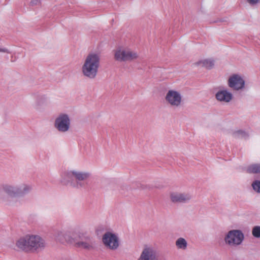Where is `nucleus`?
I'll return each mask as SVG.
<instances>
[{"instance_id": "1", "label": "nucleus", "mask_w": 260, "mask_h": 260, "mask_svg": "<svg viewBox=\"0 0 260 260\" xmlns=\"http://www.w3.org/2000/svg\"><path fill=\"white\" fill-rule=\"evenodd\" d=\"M100 66V55L96 53H90L87 55L82 65V74L89 79H94L98 75Z\"/></svg>"}, {"instance_id": "2", "label": "nucleus", "mask_w": 260, "mask_h": 260, "mask_svg": "<svg viewBox=\"0 0 260 260\" xmlns=\"http://www.w3.org/2000/svg\"><path fill=\"white\" fill-rule=\"evenodd\" d=\"M90 173L86 171H81L77 170H69L64 174V178L62 181L69 182L71 180V185L77 188H80L85 186V181L90 176Z\"/></svg>"}, {"instance_id": "3", "label": "nucleus", "mask_w": 260, "mask_h": 260, "mask_svg": "<svg viewBox=\"0 0 260 260\" xmlns=\"http://www.w3.org/2000/svg\"><path fill=\"white\" fill-rule=\"evenodd\" d=\"M31 189L32 186L27 184H21L17 185L5 184L3 186L4 192L11 198L23 197L27 194Z\"/></svg>"}, {"instance_id": "4", "label": "nucleus", "mask_w": 260, "mask_h": 260, "mask_svg": "<svg viewBox=\"0 0 260 260\" xmlns=\"http://www.w3.org/2000/svg\"><path fill=\"white\" fill-rule=\"evenodd\" d=\"M244 240V235L240 230H232L225 235V243L230 247H237L240 245Z\"/></svg>"}, {"instance_id": "5", "label": "nucleus", "mask_w": 260, "mask_h": 260, "mask_svg": "<svg viewBox=\"0 0 260 260\" xmlns=\"http://www.w3.org/2000/svg\"><path fill=\"white\" fill-rule=\"evenodd\" d=\"M71 118L69 114L66 113H60L55 119L54 126L61 133H66L70 129Z\"/></svg>"}, {"instance_id": "6", "label": "nucleus", "mask_w": 260, "mask_h": 260, "mask_svg": "<svg viewBox=\"0 0 260 260\" xmlns=\"http://www.w3.org/2000/svg\"><path fill=\"white\" fill-rule=\"evenodd\" d=\"M165 100L168 104L174 108L179 107L182 104V96L181 93L174 89H170L166 93Z\"/></svg>"}, {"instance_id": "7", "label": "nucleus", "mask_w": 260, "mask_h": 260, "mask_svg": "<svg viewBox=\"0 0 260 260\" xmlns=\"http://www.w3.org/2000/svg\"><path fill=\"white\" fill-rule=\"evenodd\" d=\"M102 240L104 245L110 250H115L119 246V238L114 233L106 232L103 236Z\"/></svg>"}, {"instance_id": "8", "label": "nucleus", "mask_w": 260, "mask_h": 260, "mask_svg": "<svg viewBox=\"0 0 260 260\" xmlns=\"http://www.w3.org/2000/svg\"><path fill=\"white\" fill-rule=\"evenodd\" d=\"M228 84L234 90L239 91L245 87V81L242 76L238 74H234L230 76Z\"/></svg>"}, {"instance_id": "9", "label": "nucleus", "mask_w": 260, "mask_h": 260, "mask_svg": "<svg viewBox=\"0 0 260 260\" xmlns=\"http://www.w3.org/2000/svg\"><path fill=\"white\" fill-rule=\"evenodd\" d=\"M137 260H159V254L157 250L150 246H145Z\"/></svg>"}, {"instance_id": "10", "label": "nucleus", "mask_w": 260, "mask_h": 260, "mask_svg": "<svg viewBox=\"0 0 260 260\" xmlns=\"http://www.w3.org/2000/svg\"><path fill=\"white\" fill-rule=\"evenodd\" d=\"M191 198V194L188 192H173L170 194L171 201L175 204L187 203Z\"/></svg>"}, {"instance_id": "11", "label": "nucleus", "mask_w": 260, "mask_h": 260, "mask_svg": "<svg viewBox=\"0 0 260 260\" xmlns=\"http://www.w3.org/2000/svg\"><path fill=\"white\" fill-rule=\"evenodd\" d=\"M30 251L43 248L45 246V241L37 235L28 234Z\"/></svg>"}, {"instance_id": "12", "label": "nucleus", "mask_w": 260, "mask_h": 260, "mask_svg": "<svg viewBox=\"0 0 260 260\" xmlns=\"http://www.w3.org/2000/svg\"><path fill=\"white\" fill-rule=\"evenodd\" d=\"M215 96L218 102L222 103H229L233 98L232 93L223 87L216 92Z\"/></svg>"}, {"instance_id": "13", "label": "nucleus", "mask_w": 260, "mask_h": 260, "mask_svg": "<svg viewBox=\"0 0 260 260\" xmlns=\"http://www.w3.org/2000/svg\"><path fill=\"white\" fill-rule=\"evenodd\" d=\"M78 236L82 241L75 243L78 247L86 249L92 248L94 242L90 236L82 233H79Z\"/></svg>"}, {"instance_id": "14", "label": "nucleus", "mask_w": 260, "mask_h": 260, "mask_svg": "<svg viewBox=\"0 0 260 260\" xmlns=\"http://www.w3.org/2000/svg\"><path fill=\"white\" fill-rule=\"evenodd\" d=\"M15 249L24 252L30 251L28 234L20 237L16 241Z\"/></svg>"}, {"instance_id": "15", "label": "nucleus", "mask_w": 260, "mask_h": 260, "mask_svg": "<svg viewBox=\"0 0 260 260\" xmlns=\"http://www.w3.org/2000/svg\"><path fill=\"white\" fill-rule=\"evenodd\" d=\"M56 240L59 241L61 243L64 242L73 243L75 242L74 240L70 237L68 233L64 231H59L57 232L55 235Z\"/></svg>"}, {"instance_id": "16", "label": "nucleus", "mask_w": 260, "mask_h": 260, "mask_svg": "<svg viewBox=\"0 0 260 260\" xmlns=\"http://www.w3.org/2000/svg\"><path fill=\"white\" fill-rule=\"evenodd\" d=\"M115 58L118 61H126V48H118L115 52Z\"/></svg>"}, {"instance_id": "17", "label": "nucleus", "mask_w": 260, "mask_h": 260, "mask_svg": "<svg viewBox=\"0 0 260 260\" xmlns=\"http://www.w3.org/2000/svg\"><path fill=\"white\" fill-rule=\"evenodd\" d=\"M246 172L249 174H260V163L252 164L246 168Z\"/></svg>"}, {"instance_id": "18", "label": "nucleus", "mask_w": 260, "mask_h": 260, "mask_svg": "<svg viewBox=\"0 0 260 260\" xmlns=\"http://www.w3.org/2000/svg\"><path fill=\"white\" fill-rule=\"evenodd\" d=\"M176 246L179 249L185 250L187 247V242L183 238H179L176 241Z\"/></svg>"}, {"instance_id": "19", "label": "nucleus", "mask_w": 260, "mask_h": 260, "mask_svg": "<svg viewBox=\"0 0 260 260\" xmlns=\"http://www.w3.org/2000/svg\"><path fill=\"white\" fill-rule=\"evenodd\" d=\"M138 57V54L137 52L129 48H126V61L134 60L136 59Z\"/></svg>"}, {"instance_id": "20", "label": "nucleus", "mask_w": 260, "mask_h": 260, "mask_svg": "<svg viewBox=\"0 0 260 260\" xmlns=\"http://www.w3.org/2000/svg\"><path fill=\"white\" fill-rule=\"evenodd\" d=\"M202 66L207 69H211L214 66V60L212 59H205L201 62Z\"/></svg>"}, {"instance_id": "21", "label": "nucleus", "mask_w": 260, "mask_h": 260, "mask_svg": "<svg viewBox=\"0 0 260 260\" xmlns=\"http://www.w3.org/2000/svg\"><path fill=\"white\" fill-rule=\"evenodd\" d=\"M233 136L236 138L246 139L248 137V134L243 130H238L233 133Z\"/></svg>"}, {"instance_id": "22", "label": "nucleus", "mask_w": 260, "mask_h": 260, "mask_svg": "<svg viewBox=\"0 0 260 260\" xmlns=\"http://www.w3.org/2000/svg\"><path fill=\"white\" fill-rule=\"evenodd\" d=\"M251 186L254 191L260 193V180L258 179L254 180Z\"/></svg>"}, {"instance_id": "23", "label": "nucleus", "mask_w": 260, "mask_h": 260, "mask_svg": "<svg viewBox=\"0 0 260 260\" xmlns=\"http://www.w3.org/2000/svg\"><path fill=\"white\" fill-rule=\"evenodd\" d=\"M252 236L255 238H260V226H254L252 230Z\"/></svg>"}, {"instance_id": "24", "label": "nucleus", "mask_w": 260, "mask_h": 260, "mask_svg": "<svg viewBox=\"0 0 260 260\" xmlns=\"http://www.w3.org/2000/svg\"><path fill=\"white\" fill-rule=\"evenodd\" d=\"M47 101V98L45 95H40L38 96L36 101L37 104L38 106L44 104Z\"/></svg>"}, {"instance_id": "25", "label": "nucleus", "mask_w": 260, "mask_h": 260, "mask_svg": "<svg viewBox=\"0 0 260 260\" xmlns=\"http://www.w3.org/2000/svg\"><path fill=\"white\" fill-rule=\"evenodd\" d=\"M247 3L251 6H255L260 3V0H246Z\"/></svg>"}, {"instance_id": "26", "label": "nucleus", "mask_w": 260, "mask_h": 260, "mask_svg": "<svg viewBox=\"0 0 260 260\" xmlns=\"http://www.w3.org/2000/svg\"><path fill=\"white\" fill-rule=\"evenodd\" d=\"M40 4L41 0H31L29 2V5L32 7L39 6Z\"/></svg>"}, {"instance_id": "27", "label": "nucleus", "mask_w": 260, "mask_h": 260, "mask_svg": "<svg viewBox=\"0 0 260 260\" xmlns=\"http://www.w3.org/2000/svg\"><path fill=\"white\" fill-rule=\"evenodd\" d=\"M0 52H6L8 54L11 53V52L6 48H0Z\"/></svg>"}, {"instance_id": "28", "label": "nucleus", "mask_w": 260, "mask_h": 260, "mask_svg": "<svg viewBox=\"0 0 260 260\" xmlns=\"http://www.w3.org/2000/svg\"><path fill=\"white\" fill-rule=\"evenodd\" d=\"M4 202H5L6 204L13 205V203L11 201H9L8 199H5Z\"/></svg>"}]
</instances>
